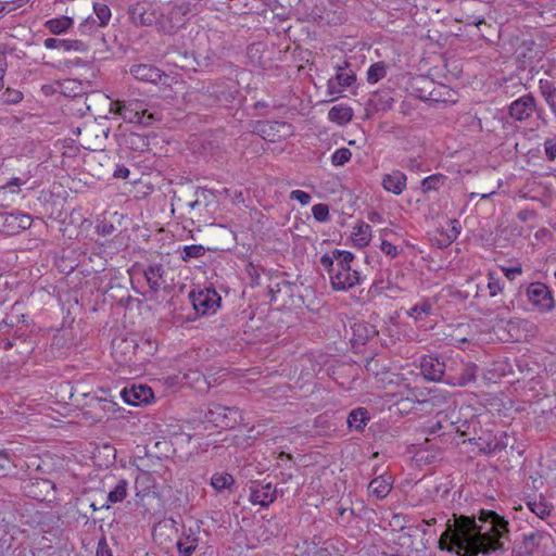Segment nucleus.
I'll return each mask as SVG.
<instances>
[{"label":"nucleus","mask_w":556,"mask_h":556,"mask_svg":"<svg viewBox=\"0 0 556 556\" xmlns=\"http://www.w3.org/2000/svg\"><path fill=\"white\" fill-rule=\"evenodd\" d=\"M422 523L428 527L434 526L437 523V518L422 519Z\"/></svg>","instance_id":"62"},{"label":"nucleus","mask_w":556,"mask_h":556,"mask_svg":"<svg viewBox=\"0 0 556 556\" xmlns=\"http://www.w3.org/2000/svg\"><path fill=\"white\" fill-rule=\"evenodd\" d=\"M253 131L270 142L286 139L293 134L292 125L280 121H257Z\"/></svg>","instance_id":"8"},{"label":"nucleus","mask_w":556,"mask_h":556,"mask_svg":"<svg viewBox=\"0 0 556 556\" xmlns=\"http://www.w3.org/2000/svg\"><path fill=\"white\" fill-rule=\"evenodd\" d=\"M47 49H62L64 51H87V45L77 39L47 38L43 42Z\"/></svg>","instance_id":"19"},{"label":"nucleus","mask_w":556,"mask_h":556,"mask_svg":"<svg viewBox=\"0 0 556 556\" xmlns=\"http://www.w3.org/2000/svg\"><path fill=\"white\" fill-rule=\"evenodd\" d=\"M331 288L334 291H348L361 283V276L357 270L352 269L351 263H336L332 270H327Z\"/></svg>","instance_id":"7"},{"label":"nucleus","mask_w":556,"mask_h":556,"mask_svg":"<svg viewBox=\"0 0 556 556\" xmlns=\"http://www.w3.org/2000/svg\"><path fill=\"white\" fill-rule=\"evenodd\" d=\"M235 483H236L235 478L230 473L225 472V471L215 472L211 477V481H210L211 486L217 493H224L226 491L228 493H231L233 491Z\"/></svg>","instance_id":"21"},{"label":"nucleus","mask_w":556,"mask_h":556,"mask_svg":"<svg viewBox=\"0 0 556 556\" xmlns=\"http://www.w3.org/2000/svg\"><path fill=\"white\" fill-rule=\"evenodd\" d=\"M445 356L425 355L420 359V370L424 377L431 381H442L444 377Z\"/></svg>","instance_id":"12"},{"label":"nucleus","mask_w":556,"mask_h":556,"mask_svg":"<svg viewBox=\"0 0 556 556\" xmlns=\"http://www.w3.org/2000/svg\"><path fill=\"white\" fill-rule=\"evenodd\" d=\"M502 270L505 277L509 280H514L517 276L521 275L522 273L521 266L502 267Z\"/></svg>","instance_id":"51"},{"label":"nucleus","mask_w":556,"mask_h":556,"mask_svg":"<svg viewBox=\"0 0 556 556\" xmlns=\"http://www.w3.org/2000/svg\"><path fill=\"white\" fill-rule=\"evenodd\" d=\"M197 542H198V539L191 538L190 535L187 536L185 541L179 540L177 542L178 552L182 556H191L197 549Z\"/></svg>","instance_id":"39"},{"label":"nucleus","mask_w":556,"mask_h":556,"mask_svg":"<svg viewBox=\"0 0 556 556\" xmlns=\"http://www.w3.org/2000/svg\"><path fill=\"white\" fill-rule=\"evenodd\" d=\"M8 62L5 55H0V90L4 87V75L7 72Z\"/></svg>","instance_id":"54"},{"label":"nucleus","mask_w":556,"mask_h":556,"mask_svg":"<svg viewBox=\"0 0 556 556\" xmlns=\"http://www.w3.org/2000/svg\"><path fill=\"white\" fill-rule=\"evenodd\" d=\"M348 511L350 513V515H351V516H354V511H353V509L339 508V511H338V513H339V516L343 518V517H344V515H345Z\"/></svg>","instance_id":"61"},{"label":"nucleus","mask_w":556,"mask_h":556,"mask_svg":"<svg viewBox=\"0 0 556 556\" xmlns=\"http://www.w3.org/2000/svg\"><path fill=\"white\" fill-rule=\"evenodd\" d=\"M337 74L333 77L340 87H350L356 80L355 73L350 68L348 62H343L342 65H336Z\"/></svg>","instance_id":"26"},{"label":"nucleus","mask_w":556,"mask_h":556,"mask_svg":"<svg viewBox=\"0 0 556 556\" xmlns=\"http://www.w3.org/2000/svg\"><path fill=\"white\" fill-rule=\"evenodd\" d=\"M205 249L201 244L185 245L181 250L180 257L184 262H189L192 258H199L203 256Z\"/></svg>","instance_id":"38"},{"label":"nucleus","mask_w":556,"mask_h":556,"mask_svg":"<svg viewBox=\"0 0 556 556\" xmlns=\"http://www.w3.org/2000/svg\"><path fill=\"white\" fill-rule=\"evenodd\" d=\"M453 514L438 541L439 548L457 556H478L503 548L508 521L493 510H481L478 517Z\"/></svg>","instance_id":"1"},{"label":"nucleus","mask_w":556,"mask_h":556,"mask_svg":"<svg viewBox=\"0 0 556 556\" xmlns=\"http://www.w3.org/2000/svg\"><path fill=\"white\" fill-rule=\"evenodd\" d=\"M525 294L529 303L539 313H549L556 307L553 292L545 283L534 281L527 286Z\"/></svg>","instance_id":"5"},{"label":"nucleus","mask_w":556,"mask_h":556,"mask_svg":"<svg viewBox=\"0 0 556 556\" xmlns=\"http://www.w3.org/2000/svg\"><path fill=\"white\" fill-rule=\"evenodd\" d=\"M307 554L308 556H343L341 551L330 542H325L321 546L308 547Z\"/></svg>","instance_id":"33"},{"label":"nucleus","mask_w":556,"mask_h":556,"mask_svg":"<svg viewBox=\"0 0 556 556\" xmlns=\"http://www.w3.org/2000/svg\"><path fill=\"white\" fill-rule=\"evenodd\" d=\"M93 24H94V20H91L90 17H88L87 20H85L80 26H79V29L83 34H91L92 33V28H93Z\"/></svg>","instance_id":"55"},{"label":"nucleus","mask_w":556,"mask_h":556,"mask_svg":"<svg viewBox=\"0 0 556 556\" xmlns=\"http://www.w3.org/2000/svg\"><path fill=\"white\" fill-rule=\"evenodd\" d=\"M111 112L118 114L125 122L149 126L152 123V114H148L142 103L136 100L111 102Z\"/></svg>","instance_id":"3"},{"label":"nucleus","mask_w":556,"mask_h":556,"mask_svg":"<svg viewBox=\"0 0 556 556\" xmlns=\"http://www.w3.org/2000/svg\"><path fill=\"white\" fill-rule=\"evenodd\" d=\"M122 346H124V349H127V350L128 349L135 350V348H136V345L134 344L132 340L122 339L118 344H116L115 342L113 343L114 353L117 354L118 353V348H122Z\"/></svg>","instance_id":"53"},{"label":"nucleus","mask_w":556,"mask_h":556,"mask_svg":"<svg viewBox=\"0 0 556 556\" xmlns=\"http://www.w3.org/2000/svg\"><path fill=\"white\" fill-rule=\"evenodd\" d=\"M204 94L213 98V103L229 102L233 99V91L225 83L210 84L203 87Z\"/></svg>","instance_id":"18"},{"label":"nucleus","mask_w":556,"mask_h":556,"mask_svg":"<svg viewBox=\"0 0 556 556\" xmlns=\"http://www.w3.org/2000/svg\"><path fill=\"white\" fill-rule=\"evenodd\" d=\"M338 87H340V86L337 84L334 78H330L328 80L327 89H328V93L330 96H334V94H337V93H339L341 91Z\"/></svg>","instance_id":"56"},{"label":"nucleus","mask_w":556,"mask_h":556,"mask_svg":"<svg viewBox=\"0 0 556 556\" xmlns=\"http://www.w3.org/2000/svg\"><path fill=\"white\" fill-rule=\"evenodd\" d=\"M99 230L102 235H110L113 231V225L104 224L99 227Z\"/></svg>","instance_id":"59"},{"label":"nucleus","mask_w":556,"mask_h":556,"mask_svg":"<svg viewBox=\"0 0 556 556\" xmlns=\"http://www.w3.org/2000/svg\"><path fill=\"white\" fill-rule=\"evenodd\" d=\"M370 495L376 496L378 500L387 497L391 491V482L382 476L372 479L368 485Z\"/></svg>","instance_id":"27"},{"label":"nucleus","mask_w":556,"mask_h":556,"mask_svg":"<svg viewBox=\"0 0 556 556\" xmlns=\"http://www.w3.org/2000/svg\"><path fill=\"white\" fill-rule=\"evenodd\" d=\"M443 382L452 387H465L476 380L478 367L465 362L459 354L445 355Z\"/></svg>","instance_id":"2"},{"label":"nucleus","mask_w":556,"mask_h":556,"mask_svg":"<svg viewBox=\"0 0 556 556\" xmlns=\"http://www.w3.org/2000/svg\"><path fill=\"white\" fill-rule=\"evenodd\" d=\"M369 419L368 410L364 407H357L350 412L346 422L349 428L363 431Z\"/></svg>","instance_id":"23"},{"label":"nucleus","mask_w":556,"mask_h":556,"mask_svg":"<svg viewBox=\"0 0 556 556\" xmlns=\"http://www.w3.org/2000/svg\"><path fill=\"white\" fill-rule=\"evenodd\" d=\"M380 250L382 253H384L387 256H389L391 258H395L400 253V250L397 249V247H395L394 244H392L391 242H389L387 240L381 241Z\"/></svg>","instance_id":"44"},{"label":"nucleus","mask_w":556,"mask_h":556,"mask_svg":"<svg viewBox=\"0 0 556 556\" xmlns=\"http://www.w3.org/2000/svg\"><path fill=\"white\" fill-rule=\"evenodd\" d=\"M451 229L447 233V239L450 242L454 241L457 236L460 233L462 226L458 219H451L450 220Z\"/></svg>","instance_id":"50"},{"label":"nucleus","mask_w":556,"mask_h":556,"mask_svg":"<svg viewBox=\"0 0 556 556\" xmlns=\"http://www.w3.org/2000/svg\"><path fill=\"white\" fill-rule=\"evenodd\" d=\"M419 165H420V164H419V163H418V161H417V160H415V159H409V160H408V163L406 164V166H407L408 168H410V169L418 168V167H419Z\"/></svg>","instance_id":"60"},{"label":"nucleus","mask_w":556,"mask_h":556,"mask_svg":"<svg viewBox=\"0 0 556 556\" xmlns=\"http://www.w3.org/2000/svg\"><path fill=\"white\" fill-rule=\"evenodd\" d=\"M551 539V535L541 531H533L529 534H525L523 536V548L527 553L532 554L541 542L547 541Z\"/></svg>","instance_id":"30"},{"label":"nucleus","mask_w":556,"mask_h":556,"mask_svg":"<svg viewBox=\"0 0 556 556\" xmlns=\"http://www.w3.org/2000/svg\"><path fill=\"white\" fill-rule=\"evenodd\" d=\"M486 278H488L486 289L489 291V295L492 298L496 296L504 289L503 279L495 271H491V270L488 273Z\"/></svg>","instance_id":"35"},{"label":"nucleus","mask_w":556,"mask_h":556,"mask_svg":"<svg viewBox=\"0 0 556 556\" xmlns=\"http://www.w3.org/2000/svg\"><path fill=\"white\" fill-rule=\"evenodd\" d=\"M433 305L429 299H424L420 303L415 304L407 315L415 319V321H424L425 318L432 314Z\"/></svg>","instance_id":"29"},{"label":"nucleus","mask_w":556,"mask_h":556,"mask_svg":"<svg viewBox=\"0 0 556 556\" xmlns=\"http://www.w3.org/2000/svg\"><path fill=\"white\" fill-rule=\"evenodd\" d=\"M354 258V254L350 251L334 249L330 254H324L320 257V265L326 270H332V268L336 266V263L342 262L343 264H348L352 263Z\"/></svg>","instance_id":"20"},{"label":"nucleus","mask_w":556,"mask_h":556,"mask_svg":"<svg viewBox=\"0 0 556 556\" xmlns=\"http://www.w3.org/2000/svg\"><path fill=\"white\" fill-rule=\"evenodd\" d=\"M276 498V489L271 483L253 482L250 486V502L267 507Z\"/></svg>","instance_id":"14"},{"label":"nucleus","mask_w":556,"mask_h":556,"mask_svg":"<svg viewBox=\"0 0 556 556\" xmlns=\"http://www.w3.org/2000/svg\"><path fill=\"white\" fill-rule=\"evenodd\" d=\"M150 396H152V390L144 386H132L130 389L125 388L122 391L123 400L132 406H138L141 403H148Z\"/></svg>","instance_id":"17"},{"label":"nucleus","mask_w":556,"mask_h":556,"mask_svg":"<svg viewBox=\"0 0 556 556\" xmlns=\"http://www.w3.org/2000/svg\"><path fill=\"white\" fill-rule=\"evenodd\" d=\"M538 111L536 100L532 93H527L513 101L508 106V115L516 122H526Z\"/></svg>","instance_id":"10"},{"label":"nucleus","mask_w":556,"mask_h":556,"mask_svg":"<svg viewBox=\"0 0 556 556\" xmlns=\"http://www.w3.org/2000/svg\"><path fill=\"white\" fill-rule=\"evenodd\" d=\"M73 25V18L68 16H62L59 18H51L45 23L46 28L54 35L65 33Z\"/></svg>","instance_id":"31"},{"label":"nucleus","mask_w":556,"mask_h":556,"mask_svg":"<svg viewBox=\"0 0 556 556\" xmlns=\"http://www.w3.org/2000/svg\"><path fill=\"white\" fill-rule=\"evenodd\" d=\"M199 204H200L199 199H195L194 201L189 202V203H188V206H189L191 210H193V208H195Z\"/></svg>","instance_id":"63"},{"label":"nucleus","mask_w":556,"mask_h":556,"mask_svg":"<svg viewBox=\"0 0 556 556\" xmlns=\"http://www.w3.org/2000/svg\"><path fill=\"white\" fill-rule=\"evenodd\" d=\"M539 90L551 108L552 112L556 114V87L555 85L547 79H540L539 81Z\"/></svg>","instance_id":"28"},{"label":"nucleus","mask_w":556,"mask_h":556,"mask_svg":"<svg viewBox=\"0 0 556 556\" xmlns=\"http://www.w3.org/2000/svg\"><path fill=\"white\" fill-rule=\"evenodd\" d=\"M96 556H113L111 548L108 545L106 539L102 536L97 546Z\"/></svg>","instance_id":"48"},{"label":"nucleus","mask_w":556,"mask_h":556,"mask_svg":"<svg viewBox=\"0 0 556 556\" xmlns=\"http://www.w3.org/2000/svg\"><path fill=\"white\" fill-rule=\"evenodd\" d=\"M24 184V181L18 178H12L5 186H0V195L7 192V189L10 188L13 193L20 192V187Z\"/></svg>","instance_id":"45"},{"label":"nucleus","mask_w":556,"mask_h":556,"mask_svg":"<svg viewBox=\"0 0 556 556\" xmlns=\"http://www.w3.org/2000/svg\"><path fill=\"white\" fill-rule=\"evenodd\" d=\"M312 213L317 222H326L329 218V206L325 203L315 204L312 207Z\"/></svg>","instance_id":"43"},{"label":"nucleus","mask_w":556,"mask_h":556,"mask_svg":"<svg viewBox=\"0 0 556 556\" xmlns=\"http://www.w3.org/2000/svg\"><path fill=\"white\" fill-rule=\"evenodd\" d=\"M371 238V227L364 223L358 222L352 232V239L356 247L364 248L369 244Z\"/></svg>","instance_id":"25"},{"label":"nucleus","mask_w":556,"mask_h":556,"mask_svg":"<svg viewBox=\"0 0 556 556\" xmlns=\"http://www.w3.org/2000/svg\"><path fill=\"white\" fill-rule=\"evenodd\" d=\"M381 184L386 191L399 195L406 189L407 177L401 170H392L383 175Z\"/></svg>","instance_id":"16"},{"label":"nucleus","mask_w":556,"mask_h":556,"mask_svg":"<svg viewBox=\"0 0 556 556\" xmlns=\"http://www.w3.org/2000/svg\"><path fill=\"white\" fill-rule=\"evenodd\" d=\"M131 20L134 21L135 24L141 25V26H147L152 23V18L150 16L146 17L144 13L141 12L137 15V9H134L131 11Z\"/></svg>","instance_id":"49"},{"label":"nucleus","mask_w":556,"mask_h":556,"mask_svg":"<svg viewBox=\"0 0 556 556\" xmlns=\"http://www.w3.org/2000/svg\"><path fill=\"white\" fill-rule=\"evenodd\" d=\"M387 75V65L384 62H376L367 71V81L376 84Z\"/></svg>","instance_id":"36"},{"label":"nucleus","mask_w":556,"mask_h":556,"mask_svg":"<svg viewBox=\"0 0 556 556\" xmlns=\"http://www.w3.org/2000/svg\"><path fill=\"white\" fill-rule=\"evenodd\" d=\"M353 337L351 341L354 344H366L370 339H372L377 334V330L374 326L368 325L366 323H356L352 327Z\"/></svg>","instance_id":"22"},{"label":"nucleus","mask_w":556,"mask_h":556,"mask_svg":"<svg viewBox=\"0 0 556 556\" xmlns=\"http://www.w3.org/2000/svg\"><path fill=\"white\" fill-rule=\"evenodd\" d=\"M93 12L99 20V27H104L109 24L112 14L110 8L105 3L94 2Z\"/></svg>","instance_id":"37"},{"label":"nucleus","mask_w":556,"mask_h":556,"mask_svg":"<svg viewBox=\"0 0 556 556\" xmlns=\"http://www.w3.org/2000/svg\"><path fill=\"white\" fill-rule=\"evenodd\" d=\"M128 481L119 479L115 486L108 494V502L112 504L123 502L127 496Z\"/></svg>","instance_id":"32"},{"label":"nucleus","mask_w":556,"mask_h":556,"mask_svg":"<svg viewBox=\"0 0 556 556\" xmlns=\"http://www.w3.org/2000/svg\"><path fill=\"white\" fill-rule=\"evenodd\" d=\"M352 157V152L348 148H340L334 151L331 156V162L334 166H342L348 163Z\"/></svg>","instance_id":"41"},{"label":"nucleus","mask_w":556,"mask_h":556,"mask_svg":"<svg viewBox=\"0 0 556 556\" xmlns=\"http://www.w3.org/2000/svg\"><path fill=\"white\" fill-rule=\"evenodd\" d=\"M205 418L215 427L222 429L235 428L241 421V414L237 407H227L217 403L210 404Z\"/></svg>","instance_id":"6"},{"label":"nucleus","mask_w":556,"mask_h":556,"mask_svg":"<svg viewBox=\"0 0 556 556\" xmlns=\"http://www.w3.org/2000/svg\"><path fill=\"white\" fill-rule=\"evenodd\" d=\"M189 300L198 315H214L222 304V296L214 288H202L189 292Z\"/></svg>","instance_id":"4"},{"label":"nucleus","mask_w":556,"mask_h":556,"mask_svg":"<svg viewBox=\"0 0 556 556\" xmlns=\"http://www.w3.org/2000/svg\"><path fill=\"white\" fill-rule=\"evenodd\" d=\"M206 190L205 189H197L195 195L199 198L200 195H205Z\"/></svg>","instance_id":"64"},{"label":"nucleus","mask_w":556,"mask_h":556,"mask_svg":"<svg viewBox=\"0 0 556 556\" xmlns=\"http://www.w3.org/2000/svg\"><path fill=\"white\" fill-rule=\"evenodd\" d=\"M129 73L137 80L151 84H161L168 88H170L174 83V77L165 74L152 64H134L130 66Z\"/></svg>","instance_id":"9"},{"label":"nucleus","mask_w":556,"mask_h":556,"mask_svg":"<svg viewBox=\"0 0 556 556\" xmlns=\"http://www.w3.org/2000/svg\"><path fill=\"white\" fill-rule=\"evenodd\" d=\"M14 346V340L13 339H3L1 341V348L3 350H10Z\"/></svg>","instance_id":"57"},{"label":"nucleus","mask_w":556,"mask_h":556,"mask_svg":"<svg viewBox=\"0 0 556 556\" xmlns=\"http://www.w3.org/2000/svg\"><path fill=\"white\" fill-rule=\"evenodd\" d=\"M143 275L150 290L154 293L161 290H167L170 287L167 279L168 269L162 264H150L144 269Z\"/></svg>","instance_id":"11"},{"label":"nucleus","mask_w":556,"mask_h":556,"mask_svg":"<svg viewBox=\"0 0 556 556\" xmlns=\"http://www.w3.org/2000/svg\"><path fill=\"white\" fill-rule=\"evenodd\" d=\"M23 100V93L20 90L7 88L1 94V101L4 104H17Z\"/></svg>","instance_id":"42"},{"label":"nucleus","mask_w":556,"mask_h":556,"mask_svg":"<svg viewBox=\"0 0 556 556\" xmlns=\"http://www.w3.org/2000/svg\"><path fill=\"white\" fill-rule=\"evenodd\" d=\"M446 177L442 174H433L422 179L420 188L424 193L437 191L445 182Z\"/></svg>","instance_id":"34"},{"label":"nucleus","mask_w":556,"mask_h":556,"mask_svg":"<svg viewBox=\"0 0 556 556\" xmlns=\"http://www.w3.org/2000/svg\"><path fill=\"white\" fill-rule=\"evenodd\" d=\"M1 225L8 232L16 233L30 228L33 218L29 214L21 212L0 213Z\"/></svg>","instance_id":"13"},{"label":"nucleus","mask_w":556,"mask_h":556,"mask_svg":"<svg viewBox=\"0 0 556 556\" xmlns=\"http://www.w3.org/2000/svg\"><path fill=\"white\" fill-rule=\"evenodd\" d=\"M528 507L536 517L542 520L551 515V508L544 502H529Z\"/></svg>","instance_id":"40"},{"label":"nucleus","mask_w":556,"mask_h":556,"mask_svg":"<svg viewBox=\"0 0 556 556\" xmlns=\"http://www.w3.org/2000/svg\"><path fill=\"white\" fill-rule=\"evenodd\" d=\"M129 176V169L125 165H115L113 177L118 179H127Z\"/></svg>","instance_id":"52"},{"label":"nucleus","mask_w":556,"mask_h":556,"mask_svg":"<svg viewBox=\"0 0 556 556\" xmlns=\"http://www.w3.org/2000/svg\"><path fill=\"white\" fill-rule=\"evenodd\" d=\"M544 150L548 161H554L556 159V139H546L544 141Z\"/></svg>","instance_id":"46"},{"label":"nucleus","mask_w":556,"mask_h":556,"mask_svg":"<svg viewBox=\"0 0 556 556\" xmlns=\"http://www.w3.org/2000/svg\"><path fill=\"white\" fill-rule=\"evenodd\" d=\"M353 117V110L352 108L339 104L332 106L328 112V118L337 123L338 125H345L352 121Z\"/></svg>","instance_id":"24"},{"label":"nucleus","mask_w":556,"mask_h":556,"mask_svg":"<svg viewBox=\"0 0 556 556\" xmlns=\"http://www.w3.org/2000/svg\"><path fill=\"white\" fill-rule=\"evenodd\" d=\"M290 199L299 201L302 205H307V204H309L312 197L309 193H307L305 191L293 190L290 193Z\"/></svg>","instance_id":"47"},{"label":"nucleus","mask_w":556,"mask_h":556,"mask_svg":"<svg viewBox=\"0 0 556 556\" xmlns=\"http://www.w3.org/2000/svg\"><path fill=\"white\" fill-rule=\"evenodd\" d=\"M9 5L10 2H3L0 0V17H2L4 13L10 12L12 10V7L8 9Z\"/></svg>","instance_id":"58"},{"label":"nucleus","mask_w":556,"mask_h":556,"mask_svg":"<svg viewBox=\"0 0 556 556\" xmlns=\"http://www.w3.org/2000/svg\"><path fill=\"white\" fill-rule=\"evenodd\" d=\"M477 448L484 454H492L496 452H501L506 448L507 444L498 439L492 432H484L478 438H473L470 440Z\"/></svg>","instance_id":"15"}]
</instances>
